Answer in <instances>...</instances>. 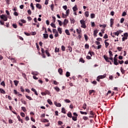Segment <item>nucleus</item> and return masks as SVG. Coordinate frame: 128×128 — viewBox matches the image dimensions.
<instances>
[{
	"label": "nucleus",
	"mask_w": 128,
	"mask_h": 128,
	"mask_svg": "<svg viewBox=\"0 0 128 128\" xmlns=\"http://www.w3.org/2000/svg\"><path fill=\"white\" fill-rule=\"evenodd\" d=\"M110 58L108 57V56L104 55V58L107 62H110V60H112V62H114V58L112 56H110Z\"/></svg>",
	"instance_id": "1"
},
{
	"label": "nucleus",
	"mask_w": 128,
	"mask_h": 128,
	"mask_svg": "<svg viewBox=\"0 0 128 128\" xmlns=\"http://www.w3.org/2000/svg\"><path fill=\"white\" fill-rule=\"evenodd\" d=\"M80 23L82 24L81 28H86V21H84V20H80Z\"/></svg>",
	"instance_id": "2"
},
{
	"label": "nucleus",
	"mask_w": 128,
	"mask_h": 128,
	"mask_svg": "<svg viewBox=\"0 0 128 128\" xmlns=\"http://www.w3.org/2000/svg\"><path fill=\"white\" fill-rule=\"evenodd\" d=\"M0 18L2 20H4V22H6V20H8V17L4 14H2L0 16Z\"/></svg>",
	"instance_id": "3"
},
{
	"label": "nucleus",
	"mask_w": 128,
	"mask_h": 128,
	"mask_svg": "<svg viewBox=\"0 0 128 128\" xmlns=\"http://www.w3.org/2000/svg\"><path fill=\"white\" fill-rule=\"evenodd\" d=\"M68 20L67 19H65L64 20L63 26L64 28H66V26H68Z\"/></svg>",
	"instance_id": "4"
},
{
	"label": "nucleus",
	"mask_w": 128,
	"mask_h": 128,
	"mask_svg": "<svg viewBox=\"0 0 128 128\" xmlns=\"http://www.w3.org/2000/svg\"><path fill=\"white\" fill-rule=\"evenodd\" d=\"M114 64L115 66H118V58H114Z\"/></svg>",
	"instance_id": "5"
},
{
	"label": "nucleus",
	"mask_w": 128,
	"mask_h": 128,
	"mask_svg": "<svg viewBox=\"0 0 128 128\" xmlns=\"http://www.w3.org/2000/svg\"><path fill=\"white\" fill-rule=\"evenodd\" d=\"M98 29H96L94 31V38H96V36H98Z\"/></svg>",
	"instance_id": "6"
},
{
	"label": "nucleus",
	"mask_w": 128,
	"mask_h": 128,
	"mask_svg": "<svg viewBox=\"0 0 128 128\" xmlns=\"http://www.w3.org/2000/svg\"><path fill=\"white\" fill-rule=\"evenodd\" d=\"M114 25V19L110 18V28H112V26Z\"/></svg>",
	"instance_id": "7"
},
{
	"label": "nucleus",
	"mask_w": 128,
	"mask_h": 128,
	"mask_svg": "<svg viewBox=\"0 0 128 128\" xmlns=\"http://www.w3.org/2000/svg\"><path fill=\"white\" fill-rule=\"evenodd\" d=\"M55 106H58V108H60V106H62V104H60V103H58V102H54Z\"/></svg>",
	"instance_id": "8"
},
{
	"label": "nucleus",
	"mask_w": 128,
	"mask_h": 128,
	"mask_svg": "<svg viewBox=\"0 0 128 128\" xmlns=\"http://www.w3.org/2000/svg\"><path fill=\"white\" fill-rule=\"evenodd\" d=\"M17 118L18 119V120L19 122H22V124H24V120H22V119L20 118V116H17Z\"/></svg>",
	"instance_id": "9"
},
{
	"label": "nucleus",
	"mask_w": 128,
	"mask_h": 128,
	"mask_svg": "<svg viewBox=\"0 0 128 128\" xmlns=\"http://www.w3.org/2000/svg\"><path fill=\"white\" fill-rule=\"evenodd\" d=\"M36 8H39V10H40L42 8V5L40 4H36Z\"/></svg>",
	"instance_id": "10"
},
{
	"label": "nucleus",
	"mask_w": 128,
	"mask_h": 128,
	"mask_svg": "<svg viewBox=\"0 0 128 128\" xmlns=\"http://www.w3.org/2000/svg\"><path fill=\"white\" fill-rule=\"evenodd\" d=\"M62 28H58V30L59 32V34H62Z\"/></svg>",
	"instance_id": "11"
},
{
	"label": "nucleus",
	"mask_w": 128,
	"mask_h": 128,
	"mask_svg": "<svg viewBox=\"0 0 128 128\" xmlns=\"http://www.w3.org/2000/svg\"><path fill=\"white\" fill-rule=\"evenodd\" d=\"M76 32L77 34H80L82 33V30L80 28V30L76 29Z\"/></svg>",
	"instance_id": "12"
},
{
	"label": "nucleus",
	"mask_w": 128,
	"mask_h": 128,
	"mask_svg": "<svg viewBox=\"0 0 128 128\" xmlns=\"http://www.w3.org/2000/svg\"><path fill=\"white\" fill-rule=\"evenodd\" d=\"M104 42L105 44V47L106 48H108V46H110V43L106 42V40H105Z\"/></svg>",
	"instance_id": "13"
},
{
	"label": "nucleus",
	"mask_w": 128,
	"mask_h": 128,
	"mask_svg": "<svg viewBox=\"0 0 128 128\" xmlns=\"http://www.w3.org/2000/svg\"><path fill=\"white\" fill-rule=\"evenodd\" d=\"M65 32L66 34H67V36H70V31L68 30H66Z\"/></svg>",
	"instance_id": "14"
},
{
	"label": "nucleus",
	"mask_w": 128,
	"mask_h": 128,
	"mask_svg": "<svg viewBox=\"0 0 128 128\" xmlns=\"http://www.w3.org/2000/svg\"><path fill=\"white\" fill-rule=\"evenodd\" d=\"M113 34H114V36H118L120 35V31H117L116 32H114L113 33Z\"/></svg>",
	"instance_id": "15"
},
{
	"label": "nucleus",
	"mask_w": 128,
	"mask_h": 128,
	"mask_svg": "<svg viewBox=\"0 0 128 128\" xmlns=\"http://www.w3.org/2000/svg\"><path fill=\"white\" fill-rule=\"evenodd\" d=\"M58 72H59L60 74L62 75V68H59L58 70Z\"/></svg>",
	"instance_id": "16"
},
{
	"label": "nucleus",
	"mask_w": 128,
	"mask_h": 128,
	"mask_svg": "<svg viewBox=\"0 0 128 128\" xmlns=\"http://www.w3.org/2000/svg\"><path fill=\"white\" fill-rule=\"evenodd\" d=\"M67 116L68 118H72V112H69Z\"/></svg>",
	"instance_id": "17"
},
{
	"label": "nucleus",
	"mask_w": 128,
	"mask_h": 128,
	"mask_svg": "<svg viewBox=\"0 0 128 128\" xmlns=\"http://www.w3.org/2000/svg\"><path fill=\"white\" fill-rule=\"evenodd\" d=\"M89 16H90V14H89L88 11H86L85 12V16H86V18H88Z\"/></svg>",
	"instance_id": "18"
},
{
	"label": "nucleus",
	"mask_w": 128,
	"mask_h": 128,
	"mask_svg": "<svg viewBox=\"0 0 128 128\" xmlns=\"http://www.w3.org/2000/svg\"><path fill=\"white\" fill-rule=\"evenodd\" d=\"M22 76H23V78H24L26 80H28V78H26V74L22 73Z\"/></svg>",
	"instance_id": "19"
},
{
	"label": "nucleus",
	"mask_w": 128,
	"mask_h": 128,
	"mask_svg": "<svg viewBox=\"0 0 128 128\" xmlns=\"http://www.w3.org/2000/svg\"><path fill=\"white\" fill-rule=\"evenodd\" d=\"M98 76L100 77V79L104 78H106V74H104V75L99 76Z\"/></svg>",
	"instance_id": "20"
},
{
	"label": "nucleus",
	"mask_w": 128,
	"mask_h": 128,
	"mask_svg": "<svg viewBox=\"0 0 128 128\" xmlns=\"http://www.w3.org/2000/svg\"><path fill=\"white\" fill-rule=\"evenodd\" d=\"M66 78H69V76H70V73L68 72H66Z\"/></svg>",
	"instance_id": "21"
},
{
	"label": "nucleus",
	"mask_w": 128,
	"mask_h": 128,
	"mask_svg": "<svg viewBox=\"0 0 128 128\" xmlns=\"http://www.w3.org/2000/svg\"><path fill=\"white\" fill-rule=\"evenodd\" d=\"M0 92L1 94H6V91H4V90L2 88H0Z\"/></svg>",
	"instance_id": "22"
},
{
	"label": "nucleus",
	"mask_w": 128,
	"mask_h": 128,
	"mask_svg": "<svg viewBox=\"0 0 128 128\" xmlns=\"http://www.w3.org/2000/svg\"><path fill=\"white\" fill-rule=\"evenodd\" d=\"M47 102H48V104H50V106H52V100L50 99H48L47 100Z\"/></svg>",
	"instance_id": "23"
},
{
	"label": "nucleus",
	"mask_w": 128,
	"mask_h": 128,
	"mask_svg": "<svg viewBox=\"0 0 128 128\" xmlns=\"http://www.w3.org/2000/svg\"><path fill=\"white\" fill-rule=\"evenodd\" d=\"M26 98L29 100H32V97H30L28 95H26Z\"/></svg>",
	"instance_id": "24"
},
{
	"label": "nucleus",
	"mask_w": 128,
	"mask_h": 128,
	"mask_svg": "<svg viewBox=\"0 0 128 128\" xmlns=\"http://www.w3.org/2000/svg\"><path fill=\"white\" fill-rule=\"evenodd\" d=\"M72 10H73L74 12H76V10H78V8L76 7V5L74 6L72 8Z\"/></svg>",
	"instance_id": "25"
},
{
	"label": "nucleus",
	"mask_w": 128,
	"mask_h": 128,
	"mask_svg": "<svg viewBox=\"0 0 128 128\" xmlns=\"http://www.w3.org/2000/svg\"><path fill=\"white\" fill-rule=\"evenodd\" d=\"M44 38H48V34H43Z\"/></svg>",
	"instance_id": "26"
},
{
	"label": "nucleus",
	"mask_w": 128,
	"mask_h": 128,
	"mask_svg": "<svg viewBox=\"0 0 128 128\" xmlns=\"http://www.w3.org/2000/svg\"><path fill=\"white\" fill-rule=\"evenodd\" d=\"M14 85H15L16 86H18V84L19 82L18 81V80H14Z\"/></svg>",
	"instance_id": "27"
},
{
	"label": "nucleus",
	"mask_w": 128,
	"mask_h": 128,
	"mask_svg": "<svg viewBox=\"0 0 128 128\" xmlns=\"http://www.w3.org/2000/svg\"><path fill=\"white\" fill-rule=\"evenodd\" d=\"M50 8H51V10L54 12V4H52L50 6Z\"/></svg>",
	"instance_id": "28"
},
{
	"label": "nucleus",
	"mask_w": 128,
	"mask_h": 128,
	"mask_svg": "<svg viewBox=\"0 0 128 128\" xmlns=\"http://www.w3.org/2000/svg\"><path fill=\"white\" fill-rule=\"evenodd\" d=\"M70 22L72 24H74V22H76V20H74V19L73 18H70Z\"/></svg>",
	"instance_id": "29"
},
{
	"label": "nucleus",
	"mask_w": 128,
	"mask_h": 128,
	"mask_svg": "<svg viewBox=\"0 0 128 128\" xmlns=\"http://www.w3.org/2000/svg\"><path fill=\"white\" fill-rule=\"evenodd\" d=\"M22 110L24 112H26V108L24 106H22Z\"/></svg>",
	"instance_id": "30"
},
{
	"label": "nucleus",
	"mask_w": 128,
	"mask_h": 128,
	"mask_svg": "<svg viewBox=\"0 0 128 128\" xmlns=\"http://www.w3.org/2000/svg\"><path fill=\"white\" fill-rule=\"evenodd\" d=\"M72 120H74V122L78 120V117L72 116Z\"/></svg>",
	"instance_id": "31"
},
{
	"label": "nucleus",
	"mask_w": 128,
	"mask_h": 128,
	"mask_svg": "<svg viewBox=\"0 0 128 128\" xmlns=\"http://www.w3.org/2000/svg\"><path fill=\"white\" fill-rule=\"evenodd\" d=\"M84 37L85 38V40H86V42H88V35L86 34H84Z\"/></svg>",
	"instance_id": "32"
},
{
	"label": "nucleus",
	"mask_w": 128,
	"mask_h": 128,
	"mask_svg": "<svg viewBox=\"0 0 128 128\" xmlns=\"http://www.w3.org/2000/svg\"><path fill=\"white\" fill-rule=\"evenodd\" d=\"M80 114H85V115L88 114V112H86L80 111Z\"/></svg>",
	"instance_id": "33"
},
{
	"label": "nucleus",
	"mask_w": 128,
	"mask_h": 128,
	"mask_svg": "<svg viewBox=\"0 0 128 128\" xmlns=\"http://www.w3.org/2000/svg\"><path fill=\"white\" fill-rule=\"evenodd\" d=\"M50 26H52V28H56V24H54L52 22L50 24Z\"/></svg>",
	"instance_id": "34"
},
{
	"label": "nucleus",
	"mask_w": 128,
	"mask_h": 128,
	"mask_svg": "<svg viewBox=\"0 0 128 128\" xmlns=\"http://www.w3.org/2000/svg\"><path fill=\"white\" fill-rule=\"evenodd\" d=\"M90 18H96V14H90Z\"/></svg>",
	"instance_id": "35"
},
{
	"label": "nucleus",
	"mask_w": 128,
	"mask_h": 128,
	"mask_svg": "<svg viewBox=\"0 0 128 128\" xmlns=\"http://www.w3.org/2000/svg\"><path fill=\"white\" fill-rule=\"evenodd\" d=\"M89 54H90V56H92V54L94 55V52H90L88 53Z\"/></svg>",
	"instance_id": "36"
},
{
	"label": "nucleus",
	"mask_w": 128,
	"mask_h": 128,
	"mask_svg": "<svg viewBox=\"0 0 128 128\" xmlns=\"http://www.w3.org/2000/svg\"><path fill=\"white\" fill-rule=\"evenodd\" d=\"M70 14V9L66 10V16H68V14Z\"/></svg>",
	"instance_id": "37"
},
{
	"label": "nucleus",
	"mask_w": 128,
	"mask_h": 128,
	"mask_svg": "<svg viewBox=\"0 0 128 128\" xmlns=\"http://www.w3.org/2000/svg\"><path fill=\"white\" fill-rule=\"evenodd\" d=\"M82 118L84 120H88V118L86 116H83Z\"/></svg>",
	"instance_id": "38"
},
{
	"label": "nucleus",
	"mask_w": 128,
	"mask_h": 128,
	"mask_svg": "<svg viewBox=\"0 0 128 128\" xmlns=\"http://www.w3.org/2000/svg\"><path fill=\"white\" fill-rule=\"evenodd\" d=\"M21 102L22 104H26V102L24 100V99H21Z\"/></svg>",
	"instance_id": "39"
},
{
	"label": "nucleus",
	"mask_w": 128,
	"mask_h": 128,
	"mask_svg": "<svg viewBox=\"0 0 128 128\" xmlns=\"http://www.w3.org/2000/svg\"><path fill=\"white\" fill-rule=\"evenodd\" d=\"M61 50L62 52H64L66 50V47L64 46H62L61 47Z\"/></svg>",
	"instance_id": "40"
},
{
	"label": "nucleus",
	"mask_w": 128,
	"mask_h": 128,
	"mask_svg": "<svg viewBox=\"0 0 128 128\" xmlns=\"http://www.w3.org/2000/svg\"><path fill=\"white\" fill-rule=\"evenodd\" d=\"M108 53L110 54V56H114V54H112V50H109Z\"/></svg>",
	"instance_id": "41"
},
{
	"label": "nucleus",
	"mask_w": 128,
	"mask_h": 128,
	"mask_svg": "<svg viewBox=\"0 0 128 128\" xmlns=\"http://www.w3.org/2000/svg\"><path fill=\"white\" fill-rule=\"evenodd\" d=\"M58 22L59 26H62V22L61 20H58Z\"/></svg>",
	"instance_id": "42"
},
{
	"label": "nucleus",
	"mask_w": 128,
	"mask_h": 128,
	"mask_svg": "<svg viewBox=\"0 0 128 128\" xmlns=\"http://www.w3.org/2000/svg\"><path fill=\"white\" fill-rule=\"evenodd\" d=\"M82 108H84V110H86V104L84 103L83 104Z\"/></svg>",
	"instance_id": "43"
},
{
	"label": "nucleus",
	"mask_w": 128,
	"mask_h": 128,
	"mask_svg": "<svg viewBox=\"0 0 128 128\" xmlns=\"http://www.w3.org/2000/svg\"><path fill=\"white\" fill-rule=\"evenodd\" d=\"M45 94H50V91H48V90H45Z\"/></svg>",
	"instance_id": "44"
},
{
	"label": "nucleus",
	"mask_w": 128,
	"mask_h": 128,
	"mask_svg": "<svg viewBox=\"0 0 128 128\" xmlns=\"http://www.w3.org/2000/svg\"><path fill=\"white\" fill-rule=\"evenodd\" d=\"M120 72L122 74H124V72H126L123 68L122 67L120 68Z\"/></svg>",
	"instance_id": "45"
},
{
	"label": "nucleus",
	"mask_w": 128,
	"mask_h": 128,
	"mask_svg": "<svg viewBox=\"0 0 128 128\" xmlns=\"http://www.w3.org/2000/svg\"><path fill=\"white\" fill-rule=\"evenodd\" d=\"M50 122V120H48V119H43V122Z\"/></svg>",
	"instance_id": "46"
},
{
	"label": "nucleus",
	"mask_w": 128,
	"mask_h": 128,
	"mask_svg": "<svg viewBox=\"0 0 128 128\" xmlns=\"http://www.w3.org/2000/svg\"><path fill=\"white\" fill-rule=\"evenodd\" d=\"M54 84H55L56 86H58V82L56 80L53 81Z\"/></svg>",
	"instance_id": "47"
},
{
	"label": "nucleus",
	"mask_w": 128,
	"mask_h": 128,
	"mask_svg": "<svg viewBox=\"0 0 128 128\" xmlns=\"http://www.w3.org/2000/svg\"><path fill=\"white\" fill-rule=\"evenodd\" d=\"M14 94H20V92H18V90H14Z\"/></svg>",
	"instance_id": "48"
},
{
	"label": "nucleus",
	"mask_w": 128,
	"mask_h": 128,
	"mask_svg": "<svg viewBox=\"0 0 128 128\" xmlns=\"http://www.w3.org/2000/svg\"><path fill=\"white\" fill-rule=\"evenodd\" d=\"M30 6L32 8V10H34V4L32 3H31Z\"/></svg>",
	"instance_id": "49"
},
{
	"label": "nucleus",
	"mask_w": 128,
	"mask_h": 128,
	"mask_svg": "<svg viewBox=\"0 0 128 128\" xmlns=\"http://www.w3.org/2000/svg\"><path fill=\"white\" fill-rule=\"evenodd\" d=\"M62 114H66V109L64 108H62Z\"/></svg>",
	"instance_id": "50"
},
{
	"label": "nucleus",
	"mask_w": 128,
	"mask_h": 128,
	"mask_svg": "<svg viewBox=\"0 0 128 128\" xmlns=\"http://www.w3.org/2000/svg\"><path fill=\"white\" fill-rule=\"evenodd\" d=\"M12 26L14 28H18V25H16V24H12Z\"/></svg>",
	"instance_id": "51"
},
{
	"label": "nucleus",
	"mask_w": 128,
	"mask_h": 128,
	"mask_svg": "<svg viewBox=\"0 0 128 128\" xmlns=\"http://www.w3.org/2000/svg\"><path fill=\"white\" fill-rule=\"evenodd\" d=\"M62 8H63L64 10H68V6H62Z\"/></svg>",
	"instance_id": "52"
},
{
	"label": "nucleus",
	"mask_w": 128,
	"mask_h": 128,
	"mask_svg": "<svg viewBox=\"0 0 128 128\" xmlns=\"http://www.w3.org/2000/svg\"><path fill=\"white\" fill-rule=\"evenodd\" d=\"M20 116H22V118H24V116H26V114H24V113L22 112L20 113Z\"/></svg>",
	"instance_id": "53"
},
{
	"label": "nucleus",
	"mask_w": 128,
	"mask_h": 128,
	"mask_svg": "<svg viewBox=\"0 0 128 128\" xmlns=\"http://www.w3.org/2000/svg\"><path fill=\"white\" fill-rule=\"evenodd\" d=\"M20 90L22 92H24V89L22 86H20Z\"/></svg>",
	"instance_id": "54"
},
{
	"label": "nucleus",
	"mask_w": 128,
	"mask_h": 128,
	"mask_svg": "<svg viewBox=\"0 0 128 128\" xmlns=\"http://www.w3.org/2000/svg\"><path fill=\"white\" fill-rule=\"evenodd\" d=\"M92 92H94V90H89V94H92Z\"/></svg>",
	"instance_id": "55"
},
{
	"label": "nucleus",
	"mask_w": 128,
	"mask_h": 128,
	"mask_svg": "<svg viewBox=\"0 0 128 128\" xmlns=\"http://www.w3.org/2000/svg\"><path fill=\"white\" fill-rule=\"evenodd\" d=\"M65 102H67V103H70V100H68V99H66L64 100Z\"/></svg>",
	"instance_id": "56"
},
{
	"label": "nucleus",
	"mask_w": 128,
	"mask_h": 128,
	"mask_svg": "<svg viewBox=\"0 0 128 128\" xmlns=\"http://www.w3.org/2000/svg\"><path fill=\"white\" fill-rule=\"evenodd\" d=\"M124 36L125 37V38H128V33L127 32L124 33Z\"/></svg>",
	"instance_id": "57"
},
{
	"label": "nucleus",
	"mask_w": 128,
	"mask_h": 128,
	"mask_svg": "<svg viewBox=\"0 0 128 128\" xmlns=\"http://www.w3.org/2000/svg\"><path fill=\"white\" fill-rule=\"evenodd\" d=\"M80 62H82L83 64H84V58H80Z\"/></svg>",
	"instance_id": "58"
},
{
	"label": "nucleus",
	"mask_w": 128,
	"mask_h": 128,
	"mask_svg": "<svg viewBox=\"0 0 128 128\" xmlns=\"http://www.w3.org/2000/svg\"><path fill=\"white\" fill-rule=\"evenodd\" d=\"M84 46L85 48H90V46L88 45V44H86Z\"/></svg>",
	"instance_id": "59"
},
{
	"label": "nucleus",
	"mask_w": 128,
	"mask_h": 128,
	"mask_svg": "<svg viewBox=\"0 0 128 128\" xmlns=\"http://www.w3.org/2000/svg\"><path fill=\"white\" fill-rule=\"evenodd\" d=\"M1 86H6V84H4V81H2L1 83H0Z\"/></svg>",
	"instance_id": "60"
},
{
	"label": "nucleus",
	"mask_w": 128,
	"mask_h": 128,
	"mask_svg": "<svg viewBox=\"0 0 128 128\" xmlns=\"http://www.w3.org/2000/svg\"><path fill=\"white\" fill-rule=\"evenodd\" d=\"M62 18H66L68 16L66 14H64V13L62 14Z\"/></svg>",
	"instance_id": "61"
},
{
	"label": "nucleus",
	"mask_w": 128,
	"mask_h": 128,
	"mask_svg": "<svg viewBox=\"0 0 128 128\" xmlns=\"http://www.w3.org/2000/svg\"><path fill=\"white\" fill-rule=\"evenodd\" d=\"M124 22V18H122L120 19V22L121 24H122Z\"/></svg>",
	"instance_id": "62"
},
{
	"label": "nucleus",
	"mask_w": 128,
	"mask_h": 128,
	"mask_svg": "<svg viewBox=\"0 0 128 128\" xmlns=\"http://www.w3.org/2000/svg\"><path fill=\"white\" fill-rule=\"evenodd\" d=\"M52 32L53 34H56V32H58V31L56 30V29H52Z\"/></svg>",
	"instance_id": "63"
},
{
	"label": "nucleus",
	"mask_w": 128,
	"mask_h": 128,
	"mask_svg": "<svg viewBox=\"0 0 128 128\" xmlns=\"http://www.w3.org/2000/svg\"><path fill=\"white\" fill-rule=\"evenodd\" d=\"M54 90H56V92H60V88L58 87L54 88Z\"/></svg>",
	"instance_id": "64"
}]
</instances>
